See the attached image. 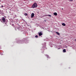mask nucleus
Segmentation results:
<instances>
[{"label": "nucleus", "instance_id": "13", "mask_svg": "<svg viewBox=\"0 0 76 76\" xmlns=\"http://www.w3.org/2000/svg\"><path fill=\"white\" fill-rule=\"evenodd\" d=\"M1 7H3V5H2V6H1Z\"/></svg>", "mask_w": 76, "mask_h": 76}, {"label": "nucleus", "instance_id": "8", "mask_svg": "<svg viewBox=\"0 0 76 76\" xmlns=\"http://www.w3.org/2000/svg\"><path fill=\"white\" fill-rule=\"evenodd\" d=\"M66 49H64L63 50V53H66Z\"/></svg>", "mask_w": 76, "mask_h": 76}, {"label": "nucleus", "instance_id": "6", "mask_svg": "<svg viewBox=\"0 0 76 76\" xmlns=\"http://www.w3.org/2000/svg\"><path fill=\"white\" fill-rule=\"evenodd\" d=\"M62 25H63V26H65L66 24H65L64 23H62Z\"/></svg>", "mask_w": 76, "mask_h": 76}, {"label": "nucleus", "instance_id": "4", "mask_svg": "<svg viewBox=\"0 0 76 76\" xmlns=\"http://www.w3.org/2000/svg\"><path fill=\"white\" fill-rule=\"evenodd\" d=\"M39 36H41V35H42V33L41 32H40L39 34Z\"/></svg>", "mask_w": 76, "mask_h": 76}, {"label": "nucleus", "instance_id": "15", "mask_svg": "<svg viewBox=\"0 0 76 76\" xmlns=\"http://www.w3.org/2000/svg\"><path fill=\"white\" fill-rule=\"evenodd\" d=\"M75 41H76V39H75Z\"/></svg>", "mask_w": 76, "mask_h": 76}, {"label": "nucleus", "instance_id": "10", "mask_svg": "<svg viewBox=\"0 0 76 76\" xmlns=\"http://www.w3.org/2000/svg\"><path fill=\"white\" fill-rule=\"evenodd\" d=\"M24 15H25V16H26L28 15V14H27L26 13Z\"/></svg>", "mask_w": 76, "mask_h": 76}, {"label": "nucleus", "instance_id": "14", "mask_svg": "<svg viewBox=\"0 0 76 76\" xmlns=\"http://www.w3.org/2000/svg\"><path fill=\"white\" fill-rule=\"evenodd\" d=\"M59 49H60V48H59L58 49V50Z\"/></svg>", "mask_w": 76, "mask_h": 76}, {"label": "nucleus", "instance_id": "9", "mask_svg": "<svg viewBox=\"0 0 76 76\" xmlns=\"http://www.w3.org/2000/svg\"><path fill=\"white\" fill-rule=\"evenodd\" d=\"M49 16V17H51V15H47L46 16Z\"/></svg>", "mask_w": 76, "mask_h": 76}, {"label": "nucleus", "instance_id": "1", "mask_svg": "<svg viewBox=\"0 0 76 76\" xmlns=\"http://www.w3.org/2000/svg\"><path fill=\"white\" fill-rule=\"evenodd\" d=\"M32 8H36L37 7V4L36 3H35L32 6Z\"/></svg>", "mask_w": 76, "mask_h": 76}, {"label": "nucleus", "instance_id": "19", "mask_svg": "<svg viewBox=\"0 0 76 76\" xmlns=\"http://www.w3.org/2000/svg\"><path fill=\"white\" fill-rule=\"evenodd\" d=\"M66 48H67V46H66Z\"/></svg>", "mask_w": 76, "mask_h": 76}, {"label": "nucleus", "instance_id": "11", "mask_svg": "<svg viewBox=\"0 0 76 76\" xmlns=\"http://www.w3.org/2000/svg\"><path fill=\"white\" fill-rule=\"evenodd\" d=\"M35 37L36 38H38V36H37V35H36V36H35Z\"/></svg>", "mask_w": 76, "mask_h": 76}, {"label": "nucleus", "instance_id": "5", "mask_svg": "<svg viewBox=\"0 0 76 76\" xmlns=\"http://www.w3.org/2000/svg\"><path fill=\"white\" fill-rule=\"evenodd\" d=\"M54 15H55V16H57V13L56 12H55L53 14Z\"/></svg>", "mask_w": 76, "mask_h": 76}, {"label": "nucleus", "instance_id": "16", "mask_svg": "<svg viewBox=\"0 0 76 76\" xmlns=\"http://www.w3.org/2000/svg\"><path fill=\"white\" fill-rule=\"evenodd\" d=\"M47 57H48V55H47Z\"/></svg>", "mask_w": 76, "mask_h": 76}, {"label": "nucleus", "instance_id": "3", "mask_svg": "<svg viewBox=\"0 0 76 76\" xmlns=\"http://www.w3.org/2000/svg\"><path fill=\"white\" fill-rule=\"evenodd\" d=\"M33 17H34V14L33 13L31 14V18H32Z\"/></svg>", "mask_w": 76, "mask_h": 76}, {"label": "nucleus", "instance_id": "17", "mask_svg": "<svg viewBox=\"0 0 76 76\" xmlns=\"http://www.w3.org/2000/svg\"><path fill=\"white\" fill-rule=\"evenodd\" d=\"M13 18H14V19H15V17H13Z\"/></svg>", "mask_w": 76, "mask_h": 76}, {"label": "nucleus", "instance_id": "2", "mask_svg": "<svg viewBox=\"0 0 76 76\" xmlns=\"http://www.w3.org/2000/svg\"><path fill=\"white\" fill-rule=\"evenodd\" d=\"M2 22H5L6 21V19H5V18L4 17H3L2 18Z\"/></svg>", "mask_w": 76, "mask_h": 76}, {"label": "nucleus", "instance_id": "18", "mask_svg": "<svg viewBox=\"0 0 76 76\" xmlns=\"http://www.w3.org/2000/svg\"><path fill=\"white\" fill-rule=\"evenodd\" d=\"M62 10L63 9V8H62Z\"/></svg>", "mask_w": 76, "mask_h": 76}, {"label": "nucleus", "instance_id": "7", "mask_svg": "<svg viewBox=\"0 0 76 76\" xmlns=\"http://www.w3.org/2000/svg\"><path fill=\"white\" fill-rule=\"evenodd\" d=\"M56 33L58 35H60V33H59L58 32H56Z\"/></svg>", "mask_w": 76, "mask_h": 76}, {"label": "nucleus", "instance_id": "12", "mask_svg": "<svg viewBox=\"0 0 76 76\" xmlns=\"http://www.w3.org/2000/svg\"><path fill=\"white\" fill-rule=\"evenodd\" d=\"M73 0H69V1H72Z\"/></svg>", "mask_w": 76, "mask_h": 76}]
</instances>
